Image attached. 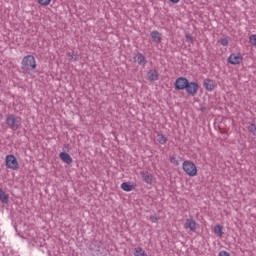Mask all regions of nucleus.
Listing matches in <instances>:
<instances>
[{
    "mask_svg": "<svg viewBox=\"0 0 256 256\" xmlns=\"http://www.w3.org/2000/svg\"><path fill=\"white\" fill-rule=\"evenodd\" d=\"M133 61L136 63V65L143 68H145V65H147V57H145V55H143L141 52L134 54Z\"/></svg>",
    "mask_w": 256,
    "mask_h": 256,
    "instance_id": "nucleus-5",
    "label": "nucleus"
},
{
    "mask_svg": "<svg viewBox=\"0 0 256 256\" xmlns=\"http://www.w3.org/2000/svg\"><path fill=\"white\" fill-rule=\"evenodd\" d=\"M121 189H122L123 191L129 192V191H133V189H135V186H133V184H131V183H129V182H123V183L121 184Z\"/></svg>",
    "mask_w": 256,
    "mask_h": 256,
    "instance_id": "nucleus-15",
    "label": "nucleus"
},
{
    "mask_svg": "<svg viewBox=\"0 0 256 256\" xmlns=\"http://www.w3.org/2000/svg\"><path fill=\"white\" fill-rule=\"evenodd\" d=\"M99 247H101V241H97V240L92 241L90 245V249H92V251H99Z\"/></svg>",
    "mask_w": 256,
    "mask_h": 256,
    "instance_id": "nucleus-19",
    "label": "nucleus"
},
{
    "mask_svg": "<svg viewBox=\"0 0 256 256\" xmlns=\"http://www.w3.org/2000/svg\"><path fill=\"white\" fill-rule=\"evenodd\" d=\"M199 225H197V222L193 220V218L186 219V222L184 224L185 229H190V231H197V228Z\"/></svg>",
    "mask_w": 256,
    "mask_h": 256,
    "instance_id": "nucleus-9",
    "label": "nucleus"
},
{
    "mask_svg": "<svg viewBox=\"0 0 256 256\" xmlns=\"http://www.w3.org/2000/svg\"><path fill=\"white\" fill-rule=\"evenodd\" d=\"M6 167L8 169H12V171H16L19 169V162H17V158L13 154L7 155L5 158Z\"/></svg>",
    "mask_w": 256,
    "mask_h": 256,
    "instance_id": "nucleus-4",
    "label": "nucleus"
},
{
    "mask_svg": "<svg viewBox=\"0 0 256 256\" xmlns=\"http://www.w3.org/2000/svg\"><path fill=\"white\" fill-rule=\"evenodd\" d=\"M189 83V80L185 77H179L178 79H176L175 81V88L178 91H183V89L187 88V84Z\"/></svg>",
    "mask_w": 256,
    "mask_h": 256,
    "instance_id": "nucleus-8",
    "label": "nucleus"
},
{
    "mask_svg": "<svg viewBox=\"0 0 256 256\" xmlns=\"http://www.w3.org/2000/svg\"><path fill=\"white\" fill-rule=\"evenodd\" d=\"M171 3H179L181 0H169Z\"/></svg>",
    "mask_w": 256,
    "mask_h": 256,
    "instance_id": "nucleus-30",
    "label": "nucleus"
},
{
    "mask_svg": "<svg viewBox=\"0 0 256 256\" xmlns=\"http://www.w3.org/2000/svg\"><path fill=\"white\" fill-rule=\"evenodd\" d=\"M67 57L69 59V61H77V56H73V53H68Z\"/></svg>",
    "mask_w": 256,
    "mask_h": 256,
    "instance_id": "nucleus-26",
    "label": "nucleus"
},
{
    "mask_svg": "<svg viewBox=\"0 0 256 256\" xmlns=\"http://www.w3.org/2000/svg\"><path fill=\"white\" fill-rule=\"evenodd\" d=\"M59 157L61 161H63V163H66L67 165H71V163H73V158L67 152H61L59 154Z\"/></svg>",
    "mask_w": 256,
    "mask_h": 256,
    "instance_id": "nucleus-10",
    "label": "nucleus"
},
{
    "mask_svg": "<svg viewBox=\"0 0 256 256\" xmlns=\"http://www.w3.org/2000/svg\"><path fill=\"white\" fill-rule=\"evenodd\" d=\"M182 169L189 177H195V175H197V166L189 160L183 162Z\"/></svg>",
    "mask_w": 256,
    "mask_h": 256,
    "instance_id": "nucleus-3",
    "label": "nucleus"
},
{
    "mask_svg": "<svg viewBox=\"0 0 256 256\" xmlns=\"http://www.w3.org/2000/svg\"><path fill=\"white\" fill-rule=\"evenodd\" d=\"M147 79L150 81H157L159 79V72L155 69H151L147 72Z\"/></svg>",
    "mask_w": 256,
    "mask_h": 256,
    "instance_id": "nucleus-12",
    "label": "nucleus"
},
{
    "mask_svg": "<svg viewBox=\"0 0 256 256\" xmlns=\"http://www.w3.org/2000/svg\"><path fill=\"white\" fill-rule=\"evenodd\" d=\"M219 43H220L223 47H227V45H229V39H227V38H222V39H220Z\"/></svg>",
    "mask_w": 256,
    "mask_h": 256,
    "instance_id": "nucleus-25",
    "label": "nucleus"
},
{
    "mask_svg": "<svg viewBox=\"0 0 256 256\" xmlns=\"http://www.w3.org/2000/svg\"><path fill=\"white\" fill-rule=\"evenodd\" d=\"M6 125L12 131H17L23 127L21 117L10 114L6 117Z\"/></svg>",
    "mask_w": 256,
    "mask_h": 256,
    "instance_id": "nucleus-2",
    "label": "nucleus"
},
{
    "mask_svg": "<svg viewBox=\"0 0 256 256\" xmlns=\"http://www.w3.org/2000/svg\"><path fill=\"white\" fill-rule=\"evenodd\" d=\"M151 39L154 43H161L162 35L159 31L154 30L150 33Z\"/></svg>",
    "mask_w": 256,
    "mask_h": 256,
    "instance_id": "nucleus-13",
    "label": "nucleus"
},
{
    "mask_svg": "<svg viewBox=\"0 0 256 256\" xmlns=\"http://www.w3.org/2000/svg\"><path fill=\"white\" fill-rule=\"evenodd\" d=\"M182 161V158L177 156V154H172L170 155V163H172V165H179Z\"/></svg>",
    "mask_w": 256,
    "mask_h": 256,
    "instance_id": "nucleus-14",
    "label": "nucleus"
},
{
    "mask_svg": "<svg viewBox=\"0 0 256 256\" xmlns=\"http://www.w3.org/2000/svg\"><path fill=\"white\" fill-rule=\"evenodd\" d=\"M228 63L230 65H241L243 63V56H241V53H232L228 57Z\"/></svg>",
    "mask_w": 256,
    "mask_h": 256,
    "instance_id": "nucleus-6",
    "label": "nucleus"
},
{
    "mask_svg": "<svg viewBox=\"0 0 256 256\" xmlns=\"http://www.w3.org/2000/svg\"><path fill=\"white\" fill-rule=\"evenodd\" d=\"M218 256H231V254H229V252L222 250L219 252Z\"/></svg>",
    "mask_w": 256,
    "mask_h": 256,
    "instance_id": "nucleus-29",
    "label": "nucleus"
},
{
    "mask_svg": "<svg viewBox=\"0 0 256 256\" xmlns=\"http://www.w3.org/2000/svg\"><path fill=\"white\" fill-rule=\"evenodd\" d=\"M150 221L152 223H157V221H159V217H157L156 215H151L150 216Z\"/></svg>",
    "mask_w": 256,
    "mask_h": 256,
    "instance_id": "nucleus-27",
    "label": "nucleus"
},
{
    "mask_svg": "<svg viewBox=\"0 0 256 256\" xmlns=\"http://www.w3.org/2000/svg\"><path fill=\"white\" fill-rule=\"evenodd\" d=\"M247 129L249 133H252L256 137V124L254 123H248Z\"/></svg>",
    "mask_w": 256,
    "mask_h": 256,
    "instance_id": "nucleus-22",
    "label": "nucleus"
},
{
    "mask_svg": "<svg viewBox=\"0 0 256 256\" xmlns=\"http://www.w3.org/2000/svg\"><path fill=\"white\" fill-rule=\"evenodd\" d=\"M0 201L1 203H9V196L3 191V189H0Z\"/></svg>",
    "mask_w": 256,
    "mask_h": 256,
    "instance_id": "nucleus-17",
    "label": "nucleus"
},
{
    "mask_svg": "<svg viewBox=\"0 0 256 256\" xmlns=\"http://www.w3.org/2000/svg\"><path fill=\"white\" fill-rule=\"evenodd\" d=\"M204 87L207 91H213L215 89V85L213 84L212 80H205Z\"/></svg>",
    "mask_w": 256,
    "mask_h": 256,
    "instance_id": "nucleus-16",
    "label": "nucleus"
},
{
    "mask_svg": "<svg viewBox=\"0 0 256 256\" xmlns=\"http://www.w3.org/2000/svg\"><path fill=\"white\" fill-rule=\"evenodd\" d=\"M39 5L42 7H47V5H51V0H38Z\"/></svg>",
    "mask_w": 256,
    "mask_h": 256,
    "instance_id": "nucleus-24",
    "label": "nucleus"
},
{
    "mask_svg": "<svg viewBox=\"0 0 256 256\" xmlns=\"http://www.w3.org/2000/svg\"><path fill=\"white\" fill-rule=\"evenodd\" d=\"M157 141L160 143V145H165V143H167V136L163 134H157Z\"/></svg>",
    "mask_w": 256,
    "mask_h": 256,
    "instance_id": "nucleus-20",
    "label": "nucleus"
},
{
    "mask_svg": "<svg viewBox=\"0 0 256 256\" xmlns=\"http://www.w3.org/2000/svg\"><path fill=\"white\" fill-rule=\"evenodd\" d=\"M134 256H147V252L141 247H136L134 249Z\"/></svg>",
    "mask_w": 256,
    "mask_h": 256,
    "instance_id": "nucleus-18",
    "label": "nucleus"
},
{
    "mask_svg": "<svg viewBox=\"0 0 256 256\" xmlns=\"http://www.w3.org/2000/svg\"><path fill=\"white\" fill-rule=\"evenodd\" d=\"M186 41L188 43H193V36L191 34H186Z\"/></svg>",
    "mask_w": 256,
    "mask_h": 256,
    "instance_id": "nucleus-28",
    "label": "nucleus"
},
{
    "mask_svg": "<svg viewBox=\"0 0 256 256\" xmlns=\"http://www.w3.org/2000/svg\"><path fill=\"white\" fill-rule=\"evenodd\" d=\"M185 90L186 93L191 95V97H195V95H197V91H199V84H197V82H188Z\"/></svg>",
    "mask_w": 256,
    "mask_h": 256,
    "instance_id": "nucleus-7",
    "label": "nucleus"
},
{
    "mask_svg": "<svg viewBox=\"0 0 256 256\" xmlns=\"http://www.w3.org/2000/svg\"><path fill=\"white\" fill-rule=\"evenodd\" d=\"M140 175L144 183H147L148 185H151L153 183V175L149 174V172L142 171L140 172Z\"/></svg>",
    "mask_w": 256,
    "mask_h": 256,
    "instance_id": "nucleus-11",
    "label": "nucleus"
},
{
    "mask_svg": "<svg viewBox=\"0 0 256 256\" xmlns=\"http://www.w3.org/2000/svg\"><path fill=\"white\" fill-rule=\"evenodd\" d=\"M214 233L215 235H217V237H223V227H221L220 225H216L214 227Z\"/></svg>",
    "mask_w": 256,
    "mask_h": 256,
    "instance_id": "nucleus-21",
    "label": "nucleus"
},
{
    "mask_svg": "<svg viewBox=\"0 0 256 256\" xmlns=\"http://www.w3.org/2000/svg\"><path fill=\"white\" fill-rule=\"evenodd\" d=\"M21 69L24 73H29L30 71H35L37 69V62L33 55H27L22 59Z\"/></svg>",
    "mask_w": 256,
    "mask_h": 256,
    "instance_id": "nucleus-1",
    "label": "nucleus"
},
{
    "mask_svg": "<svg viewBox=\"0 0 256 256\" xmlns=\"http://www.w3.org/2000/svg\"><path fill=\"white\" fill-rule=\"evenodd\" d=\"M249 43L256 48V34H252L249 36Z\"/></svg>",
    "mask_w": 256,
    "mask_h": 256,
    "instance_id": "nucleus-23",
    "label": "nucleus"
}]
</instances>
